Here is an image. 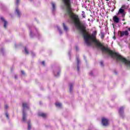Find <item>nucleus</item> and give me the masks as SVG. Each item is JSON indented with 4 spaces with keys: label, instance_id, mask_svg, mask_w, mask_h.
Wrapping results in <instances>:
<instances>
[{
    "label": "nucleus",
    "instance_id": "423d86ee",
    "mask_svg": "<svg viewBox=\"0 0 130 130\" xmlns=\"http://www.w3.org/2000/svg\"><path fill=\"white\" fill-rule=\"evenodd\" d=\"M121 17L120 15H119V16ZM118 16L115 15L113 17V20L116 24H118L119 23V18L117 17Z\"/></svg>",
    "mask_w": 130,
    "mask_h": 130
},
{
    "label": "nucleus",
    "instance_id": "aec40b11",
    "mask_svg": "<svg viewBox=\"0 0 130 130\" xmlns=\"http://www.w3.org/2000/svg\"><path fill=\"white\" fill-rule=\"evenodd\" d=\"M30 29V37H33V34L32 33V30H31V28Z\"/></svg>",
    "mask_w": 130,
    "mask_h": 130
},
{
    "label": "nucleus",
    "instance_id": "bb28decb",
    "mask_svg": "<svg viewBox=\"0 0 130 130\" xmlns=\"http://www.w3.org/2000/svg\"><path fill=\"white\" fill-rule=\"evenodd\" d=\"M114 9H112V12H113V11H114V10H115V6H113Z\"/></svg>",
    "mask_w": 130,
    "mask_h": 130
},
{
    "label": "nucleus",
    "instance_id": "f8f14e48",
    "mask_svg": "<svg viewBox=\"0 0 130 130\" xmlns=\"http://www.w3.org/2000/svg\"><path fill=\"white\" fill-rule=\"evenodd\" d=\"M77 71L79 72L80 71V63H81V62L80 61V60H79L78 58H77Z\"/></svg>",
    "mask_w": 130,
    "mask_h": 130
},
{
    "label": "nucleus",
    "instance_id": "473e14b6",
    "mask_svg": "<svg viewBox=\"0 0 130 130\" xmlns=\"http://www.w3.org/2000/svg\"><path fill=\"white\" fill-rule=\"evenodd\" d=\"M69 55H70V56L71 55V53L70 52L69 53Z\"/></svg>",
    "mask_w": 130,
    "mask_h": 130
},
{
    "label": "nucleus",
    "instance_id": "cd10ccee",
    "mask_svg": "<svg viewBox=\"0 0 130 130\" xmlns=\"http://www.w3.org/2000/svg\"><path fill=\"white\" fill-rule=\"evenodd\" d=\"M101 38H102V39H103V38H104V35L103 34H102Z\"/></svg>",
    "mask_w": 130,
    "mask_h": 130
},
{
    "label": "nucleus",
    "instance_id": "c85d7f7f",
    "mask_svg": "<svg viewBox=\"0 0 130 130\" xmlns=\"http://www.w3.org/2000/svg\"><path fill=\"white\" fill-rule=\"evenodd\" d=\"M89 75H90V76H92L93 75V72H90L89 73Z\"/></svg>",
    "mask_w": 130,
    "mask_h": 130
},
{
    "label": "nucleus",
    "instance_id": "f257e3e1",
    "mask_svg": "<svg viewBox=\"0 0 130 130\" xmlns=\"http://www.w3.org/2000/svg\"><path fill=\"white\" fill-rule=\"evenodd\" d=\"M61 7L63 10H66V16H69L72 20V22L75 24L76 28L79 30L81 34L83 35L86 44L88 46H90L94 43L97 47H100L101 44L94 38L97 35V31H93L92 36L87 32V31H86V25L81 24L80 22L77 19L78 16L74 14L72 12L71 0H62V4Z\"/></svg>",
    "mask_w": 130,
    "mask_h": 130
},
{
    "label": "nucleus",
    "instance_id": "9d476101",
    "mask_svg": "<svg viewBox=\"0 0 130 130\" xmlns=\"http://www.w3.org/2000/svg\"><path fill=\"white\" fill-rule=\"evenodd\" d=\"M51 5H52V13H54V12H55V10H56V6L55 5V3L52 2L51 3Z\"/></svg>",
    "mask_w": 130,
    "mask_h": 130
},
{
    "label": "nucleus",
    "instance_id": "6ab92c4d",
    "mask_svg": "<svg viewBox=\"0 0 130 130\" xmlns=\"http://www.w3.org/2000/svg\"><path fill=\"white\" fill-rule=\"evenodd\" d=\"M72 91H73V84H70V92H72Z\"/></svg>",
    "mask_w": 130,
    "mask_h": 130
},
{
    "label": "nucleus",
    "instance_id": "ddd939ff",
    "mask_svg": "<svg viewBox=\"0 0 130 130\" xmlns=\"http://www.w3.org/2000/svg\"><path fill=\"white\" fill-rule=\"evenodd\" d=\"M63 28L64 31H66V32H68V30H69V28H68V26H67V25H66V24L64 23H63Z\"/></svg>",
    "mask_w": 130,
    "mask_h": 130
},
{
    "label": "nucleus",
    "instance_id": "393cba45",
    "mask_svg": "<svg viewBox=\"0 0 130 130\" xmlns=\"http://www.w3.org/2000/svg\"><path fill=\"white\" fill-rule=\"evenodd\" d=\"M42 66H44H44H45V62L44 61H43L42 62Z\"/></svg>",
    "mask_w": 130,
    "mask_h": 130
},
{
    "label": "nucleus",
    "instance_id": "1a4fd4ad",
    "mask_svg": "<svg viewBox=\"0 0 130 130\" xmlns=\"http://www.w3.org/2000/svg\"><path fill=\"white\" fill-rule=\"evenodd\" d=\"M124 109V108H123V107H120L119 109V113L120 115V116H121V117H123V110Z\"/></svg>",
    "mask_w": 130,
    "mask_h": 130
},
{
    "label": "nucleus",
    "instance_id": "5701e85b",
    "mask_svg": "<svg viewBox=\"0 0 130 130\" xmlns=\"http://www.w3.org/2000/svg\"><path fill=\"white\" fill-rule=\"evenodd\" d=\"M100 64H101V67H104V64H103V61H101Z\"/></svg>",
    "mask_w": 130,
    "mask_h": 130
},
{
    "label": "nucleus",
    "instance_id": "f704fd0d",
    "mask_svg": "<svg viewBox=\"0 0 130 130\" xmlns=\"http://www.w3.org/2000/svg\"><path fill=\"white\" fill-rule=\"evenodd\" d=\"M15 79H17V77L16 76H15Z\"/></svg>",
    "mask_w": 130,
    "mask_h": 130
},
{
    "label": "nucleus",
    "instance_id": "20e7f679",
    "mask_svg": "<svg viewBox=\"0 0 130 130\" xmlns=\"http://www.w3.org/2000/svg\"><path fill=\"white\" fill-rule=\"evenodd\" d=\"M129 34L128 33V31L125 30V31H122L120 32V37H123V36H125L126 37H127Z\"/></svg>",
    "mask_w": 130,
    "mask_h": 130
},
{
    "label": "nucleus",
    "instance_id": "412c9836",
    "mask_svg": "<svg viewBox=\"0 0 130 130\" xmlns=\"http://www.w3.org/2000/svg\"><path fill=\"white\" fill-rule=\"evenodd\" d=\"M20 4V0H16V5L18 6Z\"/></svg>",
    "mask_w": 130,
    "mask_h": 130
},
{
    "label": "nucleus",
    "instance_id": "c9c22d12",
    "mask_svg": "<svg viewBox=\"0 0 130 130\" xmlns=\"http://www.w3.org/2000/svg\"><path fill=\"white\" fill-rule=\"evenodd\" d=\"M106 1H107V2H108V1H109V0H106Z\"/></svg>",
    "mask_w": 130,
    "mask_h": 130
},
{
    "label": "nucleus",
    "instance_id": "2eb2a0df",
    "mask_svg": "<svg viewBox=\"0 0 130 130\" xmlns=\"http://www.w3.org/2000/svg\"><path fill=\"white\" fill-rule=\"evenodd\" d=\"M27 124H28V130H31V123H30V121H29L27 122Z\"/></svg>",
    "mask_w": 130,
    "mask_h": 130
},
{
    "label": "nucleus",
    "instance_id": "72a5a7b5",
    "mask_svg": "<svg viewBox=\"0 0 130 130\" xmlns=\"http://www.w3.org/2000/svg\"><path fill=\"white\" fill-rule=\"evenodd\" d=\"M122 20L124 21V19H123Z\"/></svg>",
    "mask_w": 130,
    "mask_h": 130
},
{
    "label": "nucleus",
    "instance_id": "c756f323",
    "mask_svg": "<svg viewBox=\"0 0 130 130\" xmlns=\"http://www.w3.org/2000/svg\"><path fill=\"white\" fill-rule=\"evenodd\" d=\"M8 108H9V107L8 106V105H5V109H8Z\"/></svg>",
    "mask_w": 130,
    "mask_h": 130
},
{
    "label": "nucleus",
    "instance_id": "4468645a",
    "mask_svg": "<svg viewBox=\"0 0 130 130\" xmlns=\"http://www.w3.org/2000/svg\"><path fill=\"white\" fill-rule=\"evenodd\" d=\"M39 116H41L42 117H45L46 116V114L43 113H39Z\"/></svg>",
    "mask_w": 130,
    "mask_h": 130
},
{
    "label": "nucleus",
    "instance_id": "b1692460",
    "mask_svg": "<svg viewBox=\"0 0 130 130\" xmlns=\"http://www.w3.org/2000/svg\"><path fill=\"white\" fill-rule=\"evenodd\" d=\"M31 54H32V56H35V53H34V52H31Z\"/></svg>",
    "mask_w": 130,
    "mask_h": 130
},
{
    "label": "nucleus",
    "instance_id": "dca6fc26",
    "mask_svg": "<svg viewBox=\"0 0 130 130\" xmlns=\"http://www.w3.org/2000/svg\"><path fill=\"white\" fill-rule=\"evenodd\" d=\"M57 29L59 31V32L60 33V35H61V34H62V31H61V30H60V28L59 27V26H57Z\"/></svg>",
    "mask_w": 130,
    "mask_h": 130
},
{
    "label": "nucleus",
    "instance_id": "6e6552de",
    "mask_svg": "<svg viewBox=\"0 0 130 130\" xmlns=\"http://www.w3.org/2000/svg\"><path fill=\"white\" fill-rule=\"evenodd\" d=\"M1 20L4 23V28H7V25H8V21L5 20V18H4V17H1Z\"/></svg>",
    "mask_w": 130,
    "mask_h": 130
},
{
    "label": "nucleus",
    "instance_id": "7c9ffc66",
    "mask_svg": "<svg viewBox=\"0 0 130 130\" xmlns=\"http://www.w3.org/2000/svg\"><path fill=\"white\" fill-rule=\"evenodd\" d=\"M21 74H22V75H25V72H24V71H21Z\"/></svg>",
    "mask_w": 130,
    "mask_h": 130
},
{
    "label": "nucleus",
    "instance_id": "0eeeda50",
    "mask_svg": "<svg viewBox=\"0 0 130 130\" xmlns=\"http://www.w3.org/2000/svg\"><path fill=\"white\" fill-rule=\"evenodd\" d=\"M53 74L56 78L59 77V74H60V69H58L56 71H54Z\"/></svg>",
    "mask_w": 130,
    "mask_h": 130
},
{
    "label": "nucleus",
    "instance_id": "a211bd4d",
    "mask_svg": "<svg viewBox=\"0 0 130 130\" xmlns=\"http://www.w3.org/2000/svg\"><path fill=\"white\" fill-rule=\"evenodd\" d=\"M55 105L57 107H61V104L60 103H56Z\"/></svg>",
    "mask_w": 130,
    "mask_h": 130
},
{
    "label": "nucleus",
    "instance_id": "39448f33",
    "mask_svg": "<svg viewBox=\"0 0 130 130\" xmlns=\"http://www.w3.org/2000/svg\"><path fill=\"white\" fill-rule=\"evenodd\" d=\"M102 123L104 126H107L108 124V120L105 118H103L102 119Z\"/></svg>",
    "mask_w": 130,
    "mask_h": 130
},
{
    "label": "nucleus",
    "instance_id": "f3484780",
    "mask_svg": "<svg viewBox=\"0 0 130 130\" xmlns=\"http://www.w3.org/2000/svg\"><path fill=\"white\" fill-rule=\"evenodd\" d=\"M24 51H25L26 54H29V51H28V48L27 47H25L24 48Z\"/></svg>",
    "mask_w": 130,
    "mask_h": 130
},
{
    "label": "nucleus",
    "instance_id": "4be33fe9",
    "mask_svg": "<svg viewBox=\"0 0 130 130\" xmlns=\"http://www.w3.org/2000/svg\"><path fill=\"white\" fill-rule=\"evenodd\" d=\"M82 17L86 18V16H85V12L82 11Z\"/></svg>",
    "mask_w": 130,
    "mask_h": 130
},
{
    "label": "nucleus",
    "instance_id": "a878e982",
    "mask_svg": "<svg viewBox=\"0 0 130 130\" xmlns=\"http://www.w3.org/2000/svg\"><path fill=\"white\" fill-rule=\"evenodd\" d=\"M6 116L7 118H9V114H8V113H6Z\"/></svg>",
    "mask_w": 130,
    "mask_h": 130
},
{
    "label": "nucleus",
    "instance_id": "2f4dec72",
    "mask_svg": "<svg viewBox=\"0 0 130 130\" xmlns=\"http://www.w3.org/2000/svg\"><path fill=\"white\" fill-rule=\"evenodd\" d=\"M76 50H79V47H76Z\"/></svg>",
    "mask_w": 130,
    "mask_h": 130
},
{
    "label": "nucleus",
    "instance_id": "f03ea898",
    "mask_svg": "<svg viewBox=\"0 0 130 130\" xmlns=\"http://www.w3.org/2000/svg\"><path fill=\"white\" fill-rule=\"evenodd\" d=\"M29 109V104L26 103H23L22 104V120L24 122H26V119L27 118V114H26V110Z\"/></svg>",
    "mask_w": 130,
    "mask_h": 130
},
{
    "label": "nucleus",
    "instance_id": "7ed1b4c3",
    "mask_svg": "<svg viewBox=\"0 0 130 130\" xmlns=\"http://www.w3.org/2000/svg\"><path fill=\"white\" fill-rule=\"evenodd\" d=\"M125 10H128V6L126 5H122L121 8L119 9L117 13V16H120L122 18H124L125 17V14H126Z\"/></svg>",
    "mask_w": 130,
    "mask_h": 130
},
{
    "label": "nucleus",
    "instance_id": "9b49d317",
    "mask_svg": "<svg viewBox=\"0 0 130 130\" xmlns=\"http://www.w3.org/2000/svg\"><path fill=\"white\" fill-rule=\"evenodd\" d=\"M15 13L17 14V15L18 17H20L21 12H20V10L18 9V8H16Z\"/></svg>",
    "mask_w": 130,
    "mask_h": 130
},
{
    "label": "nucleus",
    "instance_id": "e433bc0d",
    "mask_svg": "<svg viewBox=\"0 0 130 130\" xmlns=\"http://www.w3.org/2000/svg\"><path fill=\"white\" fill-rule=\"evenodd\" d=\"M113 38H114V39H115V37H114Z\"/></svg>",
    "mask_w": 130,
    "mask_h": 130
}]
</instances>
